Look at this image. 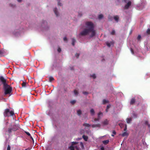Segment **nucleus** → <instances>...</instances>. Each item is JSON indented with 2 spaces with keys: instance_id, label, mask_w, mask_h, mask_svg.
Instances as JSON below:
<instances>
[{
  "instance_id": "bf43d9fd",
  "label": "nucleus",
  "mask_w": 150,
  "mask_h": 150,
  "mask_svg": "<svg viewBox=\"0 0 150 150\" xmlns=\"http://www.w3.org/2000/svg\"><path fill=\"white\" fill-rule=\"evenodd\" d=\"M108 109H107V108L105 110V111L106 112H107L108 111Z\"/></svg>"
},
{
  "instance_id": "2f4dec72",
  "label": "nucleus",
  "mask_w": 150,
  "mask_h": 150,
  "mask_svg": "<svg viewBox=\"0 0 150 150\" xmlns=\"http://www.w3.org/2000/svg\"><path fill=\"white\" fill-rule=\"evenodd\" d=\"M74 93L75 95H77L78 94V91L76 90H74Z\"/></svg>"
},
{
  "instance_id": "864d4df0",
  "label": "nucleus",
  "mask_w": 150,
  "mask_h": 150,
  "mask_svg": "<svg viewBox=\"0 0 150 150\" xmlns=\"http://www.w3.org/2000/svg\"><path fill=\"white\" fill-rule=\"evenodd\" d=\"M148 128L149 129V132L150 133V125H149Z\"/></svg>"
},
{
  "instance_id": "4d7b16f0",
  "label": "nucleus",
  "mask_w": 150,
  "mask_h": 150,
  "mask_svg": "<svg viewBox=\"0 0 150 150\" xmlns=\"http://www.w3.org/2000/svg\"><path fill=\"white\" fill-rule=\"evenodd\" d=\"M123 1H124V2H126H126H127V0H123Z\"/></svg>"
},
{
  "instance_id": "423d86ee",
  "label": "nucleus",
  "mask_w": 150,
  "mask_h": 150,
  "mask_svg": "<svg viewBox=\"0 0 150 150\" xmlns=\"http://www.w3.org/2000/svg\"><path fill=\"white\" fill-rule=\"evenodd\" d=\"M136 100L134 98H132L130 101V105H133L136 102Z\"/></svg>"
},
{
  "instance_id": "49530a36",
  "label": "nucleus",
  "mask_w": 150,
  "mask_h": 150,
  "mask_svg": "<svg viewBox=\"0 0 150 150\" xmlns=\"http://www.w3.org/2000/svg\"><path fill=\"white\" fill-rule=\"evenodd\" d=\"M127 125H125V127L124 129V131H126V130H127Z\"/></svg>"
},
{
  "instance_id": "f257e3e1",
  "label": "nucleus",
  "mask_w": 150,
  "mask_h": 150,
  "mask_svg": "<svg viewBox=\"0 0 150 150\" xmlns=\"http://www.w3.org/2000/svg\"><path fill=\"white\" fill-rule=\"evenodd\" d=\"M86 27L88 29L91 31V34L90 37H93L96 35L95 30H94V25L93 23L90 21L86 22L85 23Z\"/></svg>"
},
{
  "instance_id": "72a5a7b5",
  "label": "nucleus",
  "mask_w": 150,
  "mask_h": 150,
  "mask_svg": "<svg viewBox=\"0 0 150 150\" xmlns=\"http://www.w3.org/2000/svg\"><path fill=\"white\" fill-rule=\"evenodd\" d=\"M146 33L148 34H150V29L149 28H148L146 31Z\"/></svg>"
},
{
  "instance_id": "680f3d73",
  "label": "nucleus",
  "mask_w": 150,
  "mask_h": 150,
  "mask_svg": "<svg viewBox=\"0 0 150 150\" xmlns=\"http://www.w3.org/2000/svg\"><path fill=\"white\" fill-rule=\"evenodd\" d=\"M17 129H14V130H13V131H16L17 130Z\"/></svg>"
},
{
  "instance_id": "cd10ccee",
  "label": "nucleus",
  "mask_w": 150,
  "mask_h": 150,
  "mask_svg": "<svg viewBox=\"0 0 150 150\" xmlns=\"http://www.w3.org/2000/svg\"><path fill=\"white\" fill-rule=\"evenodd\" d=\"M132 115L134 118H136L137 117V114L135 113H133L132 114Z\"/></svg>"
},
{
  "instance_id": "37998d69",
  "label": "nucleus",
  "mask_w": 150,
  "mask_h": 150,
  "mask_svg": "<svg viewBox=\"0 0 150 150\" xmlns=\"http://www.w3.org/2000/svg\"><path fill=\"white\" fill-rule=\"evenodd\" d=\"M145 125H148H148H150L148 123V121H145Z\"/></svg>"
},
{
  "instance_id": "a878e982",
  "label": "nucleus",
  "mask_w": 150,
  "mask_h": 150,
  "mask_svg": "<svg viewBox=\"0 0 150 150\" xmlns=\"http://www.w3.org/2000/svg\"><path fill=\"white\" fill-rule=\"evenodd\" d=\"M26 83L24 82H23L22 83V86L23 87H25L26 86Z\"/></svg>"
},
{
  "instance_id": "9d476101",
  "label": "nucleus",
  "mask_w": 150,
  "mask_h": 150,
  "mask_svg": "<svg viewBox=\"0 0 150 150\" xmlns=\"http://www.w3.org/2000/svg\"><path fill=\"white\" fill-rule=\"evenodd\" d=\"M102 123L104 125H107L108 123V121L107 119H105L102 122Z\"/></svg>"
},
{
  "instance_id": "58836bf2",
  "label": "nucleus",
  "mask_w": 150,
  "mask_h": 150,
  "mask_svg": "<svg viewBox=\"0 0 150 150\" xmlns=\"http://www.w3.org/2000/svg\"><path fill=\"white\" fill-rule=\"evenodd\" d=\"M83 94L85 95H87L88 94V93L86 91L83 92Z\"/></svg>"
},
{
  "instance_id": "0e129e2a",
  "label": "nucleus",
  "mask_w": 150,
  "mask_h": 150,
  "mask_svg": "<svg viewBox=\"0 0 150 150\" xmlns=\"http://www.w3.org/2000/svg\"><path fill=\"white\" fill-rule=\"evenodd\" d=\"M46 23V21H44V23Z\"/></svg>"
},
{
  "instance_id": "0eeeda50",
  "label": "nucleus",
  "mask_w": 150,
  "mask_h": 150,
  "mask_svg": "<svg viewBox=\"0 0 150 150\" xmlns=\"http://www.w3.org/2000/svg\"><path fill=\"white\" fill-rule=\"evenodd\" d=\"M131 2L130 1H128L127 4L125 6L124 8L125 9H128L131 5Z\"/></svg>"
},
{
  "instance_id": "2eb2a0df",
  "label": "nucleus",
  "mask_w": 150,
  "mask_h": 150,
  "mask_svg": "<svg viewBox=\"0 0 150 150\" xmlns=\"http://www.w3.org/2000/svg\"><path fill=\"white\" fill-rule=\"evenodd\" d=\"M90 112L91 115H94L95 112L93 109H91L90 110Z\"/></svg>"
},
{
  "instance_id": "c9c22d12",
  "label": "nucleus",
  "mask_w": 150,
  "mask_h": 150,
  "mask_svg": "<svg viewBox=\"0 0 150 150\" xmlns=\"http://www.w3.org/2000/svg\"><path fill=\"white\" fill-rule=\"evenodd\" d=\"M115 34V31L114 30H112L111 33V34L112 35H114Z\"/></svg>"
},
{
  "instance_id": "5701e85b",
  "label": "nucleus",
  "mask_w": 150,
  "mask_h": 150,
  "mask_svg": "<svg viewBox=\"0 0 150 150\" xmlns=\"http://www.w3.org/2000/svg\"><path fill=\"white\" fill-rule=\"evenodd\" d=\"M54 80V78L52 76L49 77V81L50 82H51Z\"/></svg>"
},
{
  "instance_id": "7ed1b4c3",
  "label": "nucleus",
  "mask_w": 150,
  "mask_h": 150,
  "mask_svg": "<svg viewBox=\"0 0 150 150\" xmlns=\"http://www.w3.org/2000/svg\"><path fill=\"white\" fill-rule=\"evenodd\" d=\"M14 114V111L11 110L10 111L8 109H6L5 110L4 112V115L5 117H9L12 116Z\"/></svg>"
},
{
  "instance_id": "7c9ffc66",
  "label": "nucleus",
  "mask_w": 150,
  "mask_h": 150,
  "mask_svg": "<svg viewBox=\"0 0 150 150\" xmlns=\"http://www.w3.org/2000/svg\"><path fill=\"white\" fill-rule=\"evenodd\" d=\"M25 134H27L28 136L30 137L31 136L29 132H26V131H25Z\"/></svg>"
},
{
  "instance_id": "4468645a",
  "label": "nucleus",
  "mask_w": 150,
  "mask_h": 150,
  "mask_svg": "<svg viewBox=\"0 0 150 150\" xmlns=\"http://www.w3.org/2000/svg\"><path fill=\"white\" fill-rule=\"evenodd\" d=\"M91 125L89 124L84 123L83 124V126H85L86 127H88L91 126Z\"/></svg>"
},
{
  "instance_id": "dca6fc26",
  "label": "nucleus",
  "mask_w": 150,
  "mask_h": 150,
  "mask_svg": "<svg viewBox=\"0 0 150 150\" xmlns=\"http://www.w3.org/2000/svg\"><path fill=\"white\" fill-rule=\"evenodd\" d=\"M128 135V134L126 131L124 132L122 134V136L123 137L127 136Z\"/></svg>"
},
{
  "instance_id": "a211bd4d",
  "label": "nucleus",
  "mask_w": 150,
  "mask_h": 150,
  "mask_svg": "<svg viewBox=\"0 0 150 150\" xmlns=\"http://www.w3.org/2000/svg\"><path fill=\"white\" fill-rule=\"evenodd\" d=\"M78 143L77 142H71V145L72 146H74L75 145L77 144Z\"/></svg>"
},
{
  "instance_id": "de8ad7c7",
  "label": "nucleus",
  "mask_w": 150,
  "mask_h": 150,
  "mask_svg": "<svg viewBox=\"0 0 150 150\" xmlns=\"http://www.w3.org/2000/svg\"><path fill=\"white\" fill-rule=\"evenodd\" d=\"M110 107V105H108L107 106V109H108Z\"/></svg>"
},
{
  "instance_id": "b1692460",
  "label": "nucleus",
  "mask_w": 150,
  "mask_h": 150,
  "mask_svg": "<svg viewBox=\"0 0 150 150\" xmlns=\"http://www.w3.org/2000/svg\"><path fill=\"white\" fill-rule=\"evenodd\" d=\"M103 15L102 14H100L98 16V18L99 19H101L103 18Z\"/></svg>"
},
{
  "instance_id": "c03bdc74",
  "label": "nucleus",
  "mask_w": 150,
  "mask_h": 150,
  "mask_svg": "<svg viewBox=\"0 0 150 150\" xmlns=\"http://www.w3.org/2000/svg\"><path fill=\"white\" fill-rule=\"evenodd\" d=\"M57 51L59 52H60L61 51V49L60 48H59L57 49Z\"/></svg>"
},
{
  "instance_id": "aec40b11",
  "label": "nucleus",
  "mask_w": 150,
  "mask_h": 150,
  "mask_svg": "<svg viewBox=\"0 0 150 150\" xmlns=\"http://www.w3.org/2000/svg\"><path fill=\"white\" fill-rule=\"evenodd\" d=\"M77 112L78 115L79 116L81 115V111L80 110H78Z\"/></svg>"
},
{
  "instance_id": "f3484780",
  "label": "nucleus",
  "mask_w": 150,
  "mask_h": 150,
  "mask_svg": "<svg viewBox=\"0 0 150 150\" xmlns=\"http://www.w3.org/2000/svg\"><path fill=\"white\" fill-rule=\"evenodd\" d=\"M114 19L117 22H118L119 19V17L118 16H114Z\"/></svg>"
},
{
  "instance_id": "5fc2aeb1",
  "label": "nucleus",
  "mask_w": 150,
  "mask_h": 150,
  "mask_svg": "<svg viewBox=\"0 0 150 150\" xmlns=\"http://www.w3.org/2000/svg\"><path fill=\"white\" fill-rule=\"evenodd\" d=\"M101 150H104V148L103 147H102L101 148Z\"/></svg>"
},
{
  "instance_id": "39448f33",
  "label": "nucleus",
  "mask_w": 150,
  "mask_h": 150,
  "mask_svg": "<svg viewBox=\"0 0 150 150\" xmlns=\"http://www.w3.org/2000/svg\"><path fill=\"white\" fill-rule=\"evenodd\" d=\"M0 81L3 84V86L7 84L6 83V80L2 76H0Z\"/></svg>"
},
{
  "instance_id": "f03ea898",
  "label": "nucleus",
  "mask_w": 150,
  "mask_h": 150,
  "mask_svg": "<svg viewBox=\"0 0 150 150\" xmlns=\"http://www.w3.org/2000/svg\"><path fill=\"white\" fill-rule=\"evenodd\" d=\"M3 88L5 95L10 94L12 92V87L8 84L3 86Z\"/></svg>"
},
{
  "instance_id": "603ef678",
  "label": "nucleus",
  "mask_w": 150,
  "mask_h": 150,
  "mask_svg": "<svg viewBox=\"0 0 150 150\" xmlns=\"http://www.w3.org/2000/svg\"><path fill=\"white\" fill-rule=\"evenodd\" d=\"M75 147L76 150H79V148L77 146H76Z\"/></svg>"
},
{
  "instance_id": "6e6d98bb",
  "label": "nucleus",
  "mask_w": 150,
  "mask_h": 150,
  "mask_svg": "<svg viewBox=\"0 0 150 150\" xmlns=\"http://www.w3.org/2000/svg\"><path fill=\"white\" fill-rule=\"evenodd\" d=\"M10 6H12V7H14V5H11V4H10Z\"/></svg>"
},
{
  "instance_id": "9b49d317",
  "label": "nucleus",
  "mask_w": 150,
  "mask_h": 150,
  "mask_svg": "<svg viewBox=\"0 0 150 150\" xmlns=\"http://www.w3.org/2000/svg\"><path fill=\"white\" fill-rule=\"evenodd\" d=\"M82 138L85 141H87L88 139V137L84 135H83L82 136Z\"/></svg>"
},
{
  "instance_id": "338daca9",
  "label": "nucleus",
  "mask_w": 150,
  "mask_h": 150,
  "mask_svg": "<svg viewBox=\"0 0 150 150\" xmlns=\"http://www.w3.org/2000/svg\"><path fill=\"white\" fill-rule=\"evenodd\" d=\"M1 84L0 83V86L1 85Z\"/></svg>"
},
{
  "instance_id": "69168bd1",
  "label": "nucleus",
  "mask_w": 150,
  "mask_h": 150,
  "mask_svg": "<svg viewBox=\"0 0 150 150\" xmlns=\"http://www.w3.org/2000/svg\"><path fill=\"white\" fill-rule=\"evenodd\" d=\"M132 52H133V51L132 50Z\"/></svg>"
},
{
  "instance_id": "6ab92c4d",
  "label": "nucleus",
  "mask_w": 150,
  "mask_h": 150,
  "mask_svg": "<svg viewBox=\"0 0 150 150\" xmlns=\"http://www.w3.org/2000/svg\"><path fill=\"white\" fill-rule=\"evenodd\" d=\"M72 45L73 46H74L75 42H76V40H75V39L73 38L72 39Z\"/></svg>"
},
{
  "instance_id": "ea45409f",
  "label": "nucleus",
  "mask_w": 150,
  "mask_h": 150,
  "mask_svg": "<svg viewBox=\"0 0 150 150\" xmlns=\"http://www.w3.org/2000/svg\"><path fill=\"white\" fill-rule=\"evenodd\" d=\"M60 0H57V1H58V5L59 6H61L62 4L61 3H60L59 1Z\"/></svg>"
},
{
  "instance_id": "20e7f679",
  "label": "nucleus",
  "mask_w": 150,
  "mask_h": 150,
  "mask_svg": "<svg viewBox=\"0 0 150 150\" xmlns=\"http://www.w3.org/2000/svg\"><path fill=\"white\" fill-rule=\"evenodd\" d=\"M90 32H91V31L88 29L87 28H85L79 34V36H86L88 35L89 33Z\"/></svg>"
},
{
  "instance_id": "e2e57ef3",
  "label": "nucleus",
  "mask_w": 150,
  "mask_h": 150,
  "mask_svg": "<svg viewBox=\"0 0 150 150\" xmlns=\"http://www.w3.org/2000/svg\"><path fill=\"white\" fill-rule=\"evenodd\" d=\"M111 136H112V137H114V135L113 134H112L111 135Z\"/></svg>"
},
{
  "instance_id": "6e6552de",
  "label": "nucleus",
  "mask_w": 150,
  "mask_h": 150,
  "mask_svg": "<svg viewBox=\"0 0 150 150\" xmlns=\"http://www.w3.org/2000/svg\"><path fill=\"white\" fill-rule=\"evenodd\" d=\"M92 127L93 128H95V127H100V125L98 123L96 124H93L92 125Z\"/></svg>"
},
{
  "instance_id": "052dcab7",
  "label": "nucleus",
  "mask_w": 150,
  "mask_h": 150,
  "mask_svg": "<svg viewBox=\"0 0 150 150\" xmlns=\"http://www.w3.org/2000/svg\"><path fill=\"white\" fill-rule=\"evenodd\" d=\"M71 70H72L73 69V67H72V68H71Z\"/></svg>"
},
{
  "instance_id": "79ce46f5",
  "label": "nucleus",
  "mask_w": 150,
  "mask_h": 150,
  "mask_svg": "<svg viewBox=\"0 0 150 150\" xmlns=\"http://www.w3.org/2000/svg\"><path fill=\"white\" fill-rule=\"evenodd\" d=\"M141 38V36L140 35H138V37L137 38V39L138 40H140V38Z\"/></svg>"
},
{
  "instance_id": "e433bc0d",
  "label": "nucleus",
  "mask_w": 150,
  "mask_h": 150,
  "mask_svg": "<svg viewBox=\"0 0 150 150\" xmlns=\"http://www.w3.org/2000/svg\"><path fill=\"white\" fill-rule=\"evenodd\" d=\"M79 53H76L75 55V57L77 58H78L79 57Z\"/></svg>"
},
{
  "instance_id": "f8f14e48",
  "label": "nucleus",
  "mask_w": 150,
  "mask_h": 150,
  "mask_svg": "<svg viewBox=\"0 0 150 150\" xmlns=\"http://www.w3.org/2000/svg\"><path fill=\"white\" fill-rule=\"evenodd\" d=\"M109 141V140H106L103 141V143L105 145H106L108 144Z\"/></svg>"
},
{
  "instance_id": "4be33fe9",
  "label": "nucleus",
  "mask_w": 150,
  "mask_h": 150,
  "mask_svg": "<svg viewBox=\"0 0 150 150\" xmlns=\"http://www.w3.org/2000/svg\"><path fill=\"white\" fill-rule=\"evenodd\" d=\"M69 149L70 150H74V146H71L69 147Z\"/></svg>"
},
{
  "instance_id": "09e8293b",
  "label": "nucleus",
  "mask_w": 150,
  "mask_h": 150,
  "mask_svg": "<svg viewBox=\"0 0 150 150\" xmlns=\"http://www.w3.org/2000/svg\"><path fill=\"white\" fill-rule=\"evenodd\" d=\"M63 40H64V41H66L67 40V38L66 37H65L64 38H63Z\"/></svg>"
},
{
  "instance_id": "13d9d810",
  "label": "nucleus",
  "mask_w": 150,
  "mask_h": 150,
  "mask_svg": "<svg viewBox=\"0 0 150 150\" xmlns=\"http://www.w3.org/2000/svg\"><path fill=\"white\" fill-rule=\"evenodd\" d=\"M19 2H20L22 0H17Z\"/></svg>"
},
{
  "instance_id": "4c0bfd02",
  "label": "nucleus",
  "mask_w": 150,
  "mask_h": 150,
  "mask_svg": "<svg viewBox=\"0 0 150 150\" xmlns=\"http://www.w3.org/2000/svg\"><path fill=\"white\" fill-rule=\"evenodd\" d=\"M7 150H11V146L9 145H8Z\"/></svg>"
},
{
  "instance_id": "1a4fd4ad",
  "label": "nucleus",
  "mask_w": 150,
  "mask_h": 150,
  "mask_svg": "<svg viewBox=\"0 0 150 150\" xmlns=\"http://www.w3.org/2000/svg\"><path fill=\"white\" fill-rule=\"evenodd\" d=\"M53 11L54 12L57 16H59V13L57 11V8H55L54 9Z\"/></svg>"
},
{
  "instance_id": "c756f323",
  "label": "nucleus",
  "mask_w": 150,
  "mask_h": 150,
  "mask_svg": "<svg viewBox=\"0 0 150 150\" xmlns=\"http://www.w3.org/2000/svg\"><path fill=\"white\" fill-rule=\"evenodd\" d=\"M4 52L3 51L1 50H0V56H2L3 54H4Z\"/></svg>"
},
{
  "instance_id": "c85d7f7f",
  "label": "nucleus",
  "mask_w": 150,
  "mask_h": 150,
  "mask_svg": "<svg viewBox=\"0 0 150 150\" xmlns=\"http://www.w3.org/2000/svg\"><path fill=\"white\" fill-rule=\"evenodd\" d=\"M100 119V118L98 117L97 118H95L94 119V121H99Z\"/></svg>"
},
{
  "instance_id": "412c9836",
  "label": "nucleus",
  "mask_w": 150,
  "mask_h": 150,
  "mask_svg": "<svg viewBox=\"0 0 150 150\" xmlns=\"http://www.w3.org/2000/svg\"><path fill=\"white\" fill-rule=\"evenodd\" d=\"M101 115L102 116H103V113L101 112H99L98 114V117L99 118H100V115Z\"/></svg>"
},
{
  "instance_id": "473e14b6",
  "label": "nucleus",
  "mask_w": 150,
  "mask_h": 150,
  "mask_svg": "<svg viewBox=\"0 0 150 150\" xmlns=\"http://www.w3.org/2000/svg\"><path fill=\"white\" fill-rule=\"evenodd\" d=\"M76 102V101L74 100H71L70 101V103L72 104H74Z\"/></svg>"
},
{
  "instance_id": "393cba45",
  "label": "nucleus",
  "mask_w": 150,
  "mask_h": 150,
  "mask_svg": "<svg viewBox=\"0 0 150 150\" xmlns=\"http://www.w3.org/2000/svg\"><path fill=\"white\" fill-rule=\"evenodd\" d=\"M108 100H106L104 99L103 100V104H105L106 103H108Z\"/></svg>"
},
{
  "instance_id": "bb28decb",
  "label": "nucleus",
  "mask_w": 150,
  "mask_h": 150,
  "mask_svg": "<svg viewBox=\"0 0 150 150\" xmlns=\"http://www.w3.org/2000/svg\"><path fill=\"white\" fill-rule=\"evenodd\" d=\"M12 129L11 128H9L8 129V132L10 134L12 132Z\"/></svg>"
},
{
  "instance_id": "8fccbe9b",
  "label": "nucleus",
  "mask_w": 150,
  "mask_h": 150,
  "mask_svg": "<svg viewBox=\"0 0 150 150\" xmlns=\"http://www.w3.org/2000/svg\"><path fill=\"white\" fill-rule=\"evenodd\" d=\"M30 138L31 139L33 143H34V139H33V138L31 136L30 137Z\"/></svg>"
},
{
  "instance_id": "a19ab883",
  "label": "nucleus",
  "mask_w": 150,
  "mask_h": 150,
  "mask_svg": "<svg viewBox=\"0 0 150 150\" xmlns=\"http://www.w3.org/2000/svg\"><path fill=\"white\" fill-rule=\"evenodd\" d=\"M91 76L92 77L93 79H95L96 77V76L95 74H93Z\"/></svg>"
},
{
  "instance_id": "ddd939ff",
  "label": "nucleus",
  "mask_w": 150,
  "mask_h": 150,
  "mask_svg": "<svg viewBox=\"0 0 150 150\" xmlns=\"http://www.w3.org/2000/svg\"><path fill=\"white\" fill-rule=\"evenodd\" d=\"M132 120V118L131 117L127 118L126 119L127 122V123H129Z\"/></svg>"
},
{
  "instance_id": "f704fd0d",
  "label": "nucleus",
  "mask_w": 150,
  "mask_h": 150,
  "mask_svg": "<svg viewBox=\"0 0 150 150\" xmlns=\"http://www.w3.org/2000/svg\"><path fill=\"white\" fill-rule=\"evenodd\" d=\"M80 144L81 146V147L82 148H83L84 147V146L82 142H80Z\"/></svg>"
},
{
  "instance_id": "a18cd8bd",
  "label": "nucleus",
  "mask_w": 150,
  "mask_h": 150,
  "mask_svg": "<svg viewBox=\"0 0 150 150\" xmlns=\"http://www.w3.org/2000/svg\"><path fill=\"white\" fill-rule=\"evenodd\" d=\"M106 45L108 47H110V43L108 42L106 43Z\"/></svg>"
},
{
  "instance_id": "3c124183",
  "label": "nucleus",
  "mask_w": 150,
  "mask_h": 150,
  "mask_svg": "<svg viewBox=\"0 0 150 150\" xmlns=\"http://www.w3.org/2000/svg\"><path fill=\"white\" fill-rule=\"evenodd\" d=\"M112 132V133L115 135L116 134V132L115 130L113 131Z\"/></svg>"
}]
</instances>
